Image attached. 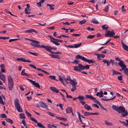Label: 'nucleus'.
Returning <instances> with one entry per match:
<instances>
[{
    "instance_id": "ddd939ff",
    "label": "nucleus",
    "mask_w": 128,
    "mask_h": 128,
    "mask_svg": "<svg viewBox=\"0 0 128 128\" xmlns=\"http://www.w3.org/2000/svg\"><path fill=\"white\" fill-rule=\"evenodd\" d=\"M21 124H22L24 125V126H25V128H28V126L26 124V121L25 120H23L22 121H21V122H20ZM21 128H24L22 126H21Z\"/></svg>"
},
{
    "instance_id": "f3484780",
    "label": "nucleus",
    "mask_w": 128,
    "mask_h": 128,
    "mask_svg": "<svg viewBox=\"0 0 128 128\" xmlns=\"http://www.w3.org/2000/svg\"><path fill=\"white\" fill-rule=\"evenodd\" d=\"M35 44L34 43H31V45L33 47L35 48H42L40 44Z\"/></svg>"
},
{
    "instance_id": "864d4df0",
    "label": "nucleus",
    "mask_w": 128,
    "mask_h": 128,
    "mask_svg": "<svg viewBox=\"0 0 128 128\" xmlns=\"http://www.w3.org/2000/svg\"><path fill=\"white\" fill-rule=\"evenodd\" d=\"M47 113L51 116H54L55 114L50 112L48 111L47 112Z\"/></svg>"
},
{
    "instance_id": "9d476101",
    "label": "nucleus",
    "mask_w": 128,
    "mask_h": 128,
    "mask_svg": "<svg viewBox=\"0 0 128 128\" xmlns=\"http://www.w3.org/2000/svg\"><path fill=\"white\" fill-rule=\"evenodd\" d=\"M42 48L45 49L46 50L49 51L50 53V52H52L51 51V47L49 46H44L42 45L41 46Z\"/></svg>"
},
{
    "instance_id": "2f4dec72",
    "label": "nucleus",
    "mask_w": 128,
    "mask_h": 128,
    "mask_svg": "<svg viewBox=\"0 0 128 128\" xmlns=\"http://www.w3.org/2000/svg\"><path fill=\"white\" fill-rule=\"evenodd\" d=\"M108 26L107 25L105 24L102 26V28L103 30H106L108 28Z\"/></svg>"
},
{
    "instance_id": "dca6fc26",
    "label": "nucleus",
    "mask_w": 128,
    "mask_h": 128,
    "mask_svg": "<svg viewBox=\"0 0 128 128\" xmlns=\"http://www.w3.org/2000/svg\"><path fill=\"white\" fill-rule=\"evenodd\" d=\"M32 32H34L36 33H38V32L34 29H32L29 30H27L25 31V32H29L31 33Z\"/></svg>"
},
{
    "instance_id": "6e6552de",
    "label": "nucleus",
    "mask_w": 128,
    "mask_h": 128,
    "mask_svg": "<svg viewBox=\"0 0 128 128\" xmlns=\"http://www.w3.org/2000/svg\"><path fill=\"white\" fill-rule=\"evenodd\" d=\"M118 64L122 68L121 69L119 70V71L122 72L123 70L124 71L125 68L126 67V66L122 62H118Z\"/></svg>"
},
{
    "instance_id": "a878e982",
    "label": "nucleus",
    "mask_w": 128,
    "mask_h": 128,
    "mask_svg": "<svg viewBox=\"0 0 128 128\" xmlns=\"http://www.w3.org/2000/svg\"><path fill=\"white\" fill-rule=\"evenodd\" d=\"M102 62L104 63V64L106 63L107 65L108 66H109L110 64V62L109 61L107 60H106L104 59L102 60Z\"/></svg>"
},
{
    "instance_id": "f704fd0d",
    "label": "nucleus",
    "mask_w": 128,
    "mask_h": 128,
    "mask_svg": "<svg viewBox=\"0 0 128 128\" xmlns=\"http://www.w3.org/2000/svg\"><path fill=\"white\" fill-rule=\"evenodd\" d=\"M8 82H13V79L12 77L10 75H9L8 76Z\"/></svg>"
},
{
    "instance_id": "39448f33",
    "label": "nucleus",
    "mask_w": 128,
    "mask_h": 128,
    "mask_svg": "<svg viewBox=\"0 0 128 128\" xmlns=\"http://www.w3.org/2000/svg\"><path fill=\"white\" fill-rule=\"evenodd\" d=\"M115 34V33L113 31H111L109 30H106V33L104 34V35L106 37H108V36L110 37H112Z\"/></svg>"
},
{
    "instance_id": "338daca9",
    "label": "nucleus",
    "mask_w": 128,
    "mask_h": 128,
    "mask_svg": "<svg viewBox=\"0 0 128 128\" xmlns=\"http://www.w3.org/2000/svg\"><path fill=\"white\" fill-rule=\"evenodd\" d=\"M62 23L64 24H65L67 25H70V24L68 23V22H62Z\"/></svg>"
},
{
    "instance_id": "4be33fe9",
    "label": "nucleus",
    "mask_w": 128,
    "mask_h": 128,
    "mask_svg": "<svg viewBox=\"0 0 128 128\" xmlns=\"http://www.w3.org/2000/svg\"><path fill=\"white\" fill-rule=\"evenodd\" d=\"M84 107L85 108L88 110H92V109L91 108V107L87 104H86L84 105Z\"/></svg>"
},
{
    "instance_id": "37998d69",
    "label": "nucleus",
    "mask_w": 128,
    "mask_h": 128,
    "mask_svg": "<svg viewBox=\"0 0 128 128\" xmlns=\"http://www.w3.org/2000/svg\"><path fill=\"white\" fill-rule=\"evenodd\" d=\"M6 116L4 114H1L0 115V117L2 118H6Z\"/></svg>"
},
{
    "instance_id": "8fccbe9b",
    "label": "nucleus",
    "mask_w": 128,
    "mask_h": 128,
    "mask_svg": "<svg viewBox=\"0 0 128 128\" xmlns=\"http://www.w3.org/2000/svg\"><path fill=\"white\" fill-rule=\"evenodd\" d=\"M115 59L116 60L118 61H119L120 62H122V63H124L123 61L120 60L118 57H116L115 58Z\"/></svg>"
},
{
    "instance_id": "ea45409f",
    "label": "nucleus",
    "mask_w": 128,
    "mask_h": 128,
    "mask_svg": "<svg viewBox=\"0 0 128 128\" xmlns=\"http://www.w3.org/2000/svg\"><path fill=\"white\" fill-rule=\"evenodd\" d=\"M82 44L81 43H80V44H75L74 46V48H76L80 46Z\"/></svg>"
},
{
    "instance_id": "49530a36",
    "label": "nucleus",
    "mask_w": 128,
    "mask_h": 128,
    "mask_svg": "<svg viewBox=\"0 0 128 128\" xmlns=\"http://www.w3.org/2000/svg\"><path fill=\"white\" fill-rule=\"evenodd\" d=\"M97 55L99 56L100 57L104 58L105 56V55L102 54H97Z\"/></svg>"
},
{
    "instance_id": "20e7f679",
    "label": "nucleus",
    "mask_w": 128,
    "mask_h": 128,
    "mask_svg": "<svg viewBox=\"0 0 128 128\" xmlns=\"http://www.w3.org/2000/svg\"><path fill=\"white\" fill-rule=\"evenodd\" d=\"M73 67L74 70L79 72L84 70V66L81 64H78V66H74Z\"/></svg>"
},
{
    "instance_id": "680f3d73",
    "label": "nucleus",
    "mask_w": 128,
    "mask_h": 128,
    "mask_svg": "<svg viewBox=\"0 0 128 128\" xmlns=\"http://www.w3.org/2000/svg\"><path fill=\"white\" fill-rule=\"evenodd\" d=\"M60 95L62 96V99H63V100L66 102V101L65 100V98H64V95L62 94L61 92H60Z\"/></svg>"
},
{
    "instance_id": "e2e57ef3",
    "label": "nucleus",
    "mask_w": 128,
    "mask_h": 128,
    "mask_svg": "<svg viewBox=\"0 0 128 128\" xmlns=\"http://www.w3.org/2000/svg\"><path fill=\"white\" fill-rule=\"evenodd\" d=\"M103 92L101 90L100 92V95H99V97L100 98H101V97H102L103 96Z\"/></svg>"
},
{
    "instance_id": "e433bc0d",
    "label": "nucleus",
    "mask_w": 128,
    "mask_h": 128,
    "mask_svg": "<svg viewBox=\"0 0 128 128\" xmlns=\"http://www.w3.org/2000/svg\"><path fill=\"white\" fill-rule=\"evenodd\" d=\"M92 100L95 103L97 104L98 105L100 104L99 102L96 99V98H94V97L93 99H92Z\"/></svg>"
},
{
    "instance_id": "7ed1b4c3",
    "label": "nucleus",
    "mask_w": 128,
    "mask_h": 128,
    "mask_svg": "<svg viewBox=\"0 0 128 128\" xmlns=\"http://www.w3.org/2000/svg\"><path fill=\"white\" fill-rule=\"evenodd\" d=\"M14 104L15 108L19 112H22L23 110L19 103V100L18 99H15Z\"/></svg>"
},
{
    "instance_id": "052dcab7",
    "label": "nucleus",
    "mask_w": 128,
    "mask_h": 128,
    "mask_svg": "<svg viewBox=\"0 0 128 128\" xmlns=\"http://www.w3.org/2000/svg\"><path fill=\"white\" fill-rule=\"evenodd\" d=\"M79 62V61H78V60L76 59L74 61L72 62V63L73 64H78Z\"/></svg>"
},
{
    "instance_id": "0e129e2a",
    "label": "nucleus",
    "mask_w": 128,
    "mask_h": 128,
    "mask_svg": "<svg viewBox=\"0 0 128 128\" xmlns=\"http://www.w3.org/2000/svg\"><path fill=\"white\" fill-rule=\"evenodd\" d=\"M66 80H69L70 81L72 80V79L70 76H68L66 78Z\"/></svg>"
},
{
    "instance_id": "f8f14e48",
    "label": "nucleus",
    "mask_w": 128,
    "mask_h": 128,
    "mask_svg": "<svg viewBox=\"0 0 128 128\" xmlns=\"http://www.w3.org/2000/svg\"><path fill=\"white\" fill-rule=\"evenodd\" d=\"M48 37H49L51 39H53L55 41H56V42H63V40H60L58 39L55 38H54L52 36H48Z\"/></svg>"
},
{
    "instance_id": "5fc2aeb1",
    "label": "nucleus",
    "mask_w": 128,
    "mask_h": 128,
    "mask_svg": "<svg viewBox=\"0 0 128 128\" xmlns=\"http://www.w3.org/2000/svg\"><path fill=\"white\" fill-rule=\"evenodd\" d=\"M78 99H79V100H84V98L83 96H79L78 97Z\"/></svg>"
},
{
    "instance_id": "2eb2a0df",
    "label": "nucleus",
    "mask_w": 128,
    "mask_h": 128,
    "mask_svg": "<svg viewBox=\"0 0 128 128\" xmlns=\"http://www.w3.org/2000/svg\"><path fill=\"white\" fill-rule=\"evenodd\" d=\"M50 90L53 92L58 93L59 92V90H58L56 88L53 86H51L50 88Z\"/></svg>"
},
{
    "instance_id": "58836bf2",
    "label": "nucleus",
    "mask_w": 128,
    "mask_h": 128,
    "mask_svg": "<svg viewBox=\"0 0 128 128\" xmlns=\"http://www.w3.org/2000/svg\"><path fill=\"white\" fill-rule=\"evenodd\" d=\"M109 8V6L108 5H107L105 8L103 10L106 12H108Z\"/></svg>"
},
{
    "instance_id": "79ce46f5",
    "label": "nucleus",
    "mask_w": 128,
    "mask_h": 128,
    "mask_svg": "<svg viewBox=\"0 0 128 128\" xmlns=\"http://www.w3.org/2000/svg\"><path fill=\"white\" fill-rule=\"evenodd\" d=\"M86 20L84 19L82 21H81L79 22V23L81 25H82V24H84L85 22H86Z\"/></svg>"
},
{
    "instance_id": "4468645a",
    "label": "nucleus",
    "mask_w": 128,
    "mask_h": 128,
    "mask_svg": "<svg viewBox=\"0 0 128 128\" xmlns=\"http://www.w3.org/2000/svg\"><path fill=\"white\" fill-rule=\"evenodd\" d=\"M70 84L72 86L76 85L78 84L76 79H74L70 81Z\"/></svg>"
},
{
    "instance_id": "cd10ccee",
    "label": "nucleus",
    "mask_w": 128,
    "mask_h": 128,
    "mask_svg": "<svg viewBox=\"0 0 128 128\" xmlns=\"http://www.w3.org/2000/svg\"><path fill=\"white\" fill-rule=\"evenodd\" d=\"M50 41L56 46H59L60 45L59 43L54 40L53 39H51Z\"/></svg>"
},
{
    "instance_id": "c85d7f7f",
    "label": "nucleus",
    "mask_w": 128,
    "mask_h": 128,
    "mask_svg": "<svg viewBox=\"0 0 128 128\" xmlns=\"http://www.w3.org/2000/svg\"><path fill=\"white\" fill-rule=\"evenodd\" d=\"M6 120L7 122L10 123L12 124L13 123V121L10 118H6Z\"/></svg>"
},
{
    "instance_id": "6ab92c4d",
    "label": "nucleus",
    "mask_w": 128,
    "mask_h": 128,
    "mask_svg": "<svg viewBox=\"0 0 128 128\" xmlns=\"http://www.w3.org/2000/svg\"><path fill=\"white\" fill-rule=\"evenodd\" d=\"M0 67L1 68V71L2 72H5L6 70H5V66L4 64L0 65Z\"/></svg>"
},
{
    "instance_id": "a19ab883",
    "label": "nucleus",
    "mask_w": 128,
    "mask_h": 128,
    "mask_svg": "<svg viewBox=\"0 0 128 128\" xmlns=\"http://www.w3.org/2000/svg\"><path fill=\"white\" fill-rule=\"evenodd\" d=\"M95 35H89L87 36V38H88L92 39L95 37Z\"/></svg>"
},
{
    "instance_id": "72a5a7b5",
    "label": "nucleus",
    "mask_w": 128,
    "mask_h": 128,
    "mask_svg": "<svg viewBox=\"0 0 128 128\" xmlns=\"http://www.w3.org/2000/svg\"><path fill=\"white\" fill-rule=\"evenodd\" d=\"M123 72L125 74L128 76V68H125L123 71Z\"/></svg>"
},
{
    "instance_id": "1a4fd4ad",
    "label": "nucleus",
    "mask_w": 128,
    "mask_h": 128,
    "mask_svg": "<svg viewBox=\"0 0 128 128\" xmlns=\"http://www.w3.org/2000/svg\"><path fill=\"white\" fill-rule=\"evenodd\" d=\"M26 79L28 80L30 82H32V84H33L36 87L38 88H40V86L39 84L38 83H36L35 81L29 79L27 78Z\"/></svg>"
},
{
    "instance_id": "c756f323",
    "label": "nucleus",
    "mask_w": 128,
    "mask_h": 128,
    "mask_svg": "<svg viewBox=\"0 0 128 128\" xmlns=\"http://www.w3.org/2000/svg\"><path fill=\"white\" fill-rule=\"evenodd\" d=\"M59 80H60L61 82H62L63 83V84L64 85V82H63V81H64L65 82H67L66 79L65 78H64V79L61 78V77L60 76H59Z\"/></svg>"
},
{
    "instance_id": "0eeeda50",
    "label": "nucleus",
    "mask_w": 128,
    "mask_h": 128,
    "mask_svg": "<svg viewBox=\"0 0 128 128\" xmlns=\"http://www.w3.org/2000/svg\"><path fill=\"white\" fill-rule=\"evenodd\" d=\"M36 106L38 107H40L45 109H48V106L42 102H38Z\"/></svg>"
},
{
    "instance_id": "13d9d810",
    "label": "nucleus",
    "mask_w": 128,
    "mask_h": 128,
    "mask_svg": "<svg viewBox=\"0 0 128 128\" xmlns=\"http://www.w3.org/2000/svg\"><path fill=\"white\" fill-rule=\"evenodd\" d=\"M72 36H80L81 34H71Z\"/></svg>"
},
{
    "instance_id": "3c124183",
    "label": "nucleus",
    "mask_w": 128,
    "mask_h": 128,
    "mask_svg": "<svg viewBox=\"0 0 128 128\" xmlns=\"http://www.w3.org/2000/svg\"><path fill=\"white\" fill-rule=\"evenodd\" d=\"M96 79L99 82L102 81V78H100L98 76L97 77Z\"/></svg>"
},
{
    "instance_id": "f257e3e1",
    "label": "nucleus",
    "mask_w": 128,
    "mask_h": 128,
    "mask_svg": "<svg viewBox=\"0 0 128 128\" xmlns=\"http://www.w3.org/2000/svg\"><path fill=\"white\" fill-rule=\"evenodd\" d=\"M112 108L114 110L116 111L118 113H121L123 117H125L128 115V112L125 110V108L123 106H120L118 107L117 106L113 105Z\"/></svg>"
},
{
    "instance_id": "5701e85b",
    "label": "nucleus",
    "mask_w": 128,
    "mask_h": 128,
    "mask_svg": "<svg viewBox=\"0 0 128 128\" xmlns=\"http://www.w3.org/2000/svg\"><path fill=\"white\" fill-rule=\"evenodd\" d=\"M26 40H29L30 41L32 42H33L34 43H35V44H40L39 42L36 41L35 40L30 39L28 38H26Z\"/></svg>"
},
{
    "instance_id": "a211bd4d",
    "label": "nucleus",
    "mask_w": 128,
    "mask_h": 128,
    "mask_svg": "<svg viewBox=\"0 0 128 128\" xmlns=\"http://www.w3.org/2000/svg\"><path fill=\"white\" fill-rule=\"evenodd\" d=\"M49 56H50L52 58H56L60 59V56L58 55L53 54H50Z\"/></svg>"
},
{
    "instance_id": "7c9ffc66",
    "label": "nucleus",
    "mask_w": 128,
    "mask_h": 128,
    "mask_svg": "<svg viewBox=\"0 0 128 128\" xmlns=\"http://www.w3.org/2000/svg\"><path fill=\"white\" fill-rule=\"evenodd\" d=\"M85 97L86 98L90 99H92V100L93 99V98H94V97L93 96H92L88 95H85Z\"/></svg>"
},
{
    "instance_id": "473e14b6",
    "label": "nucleus",
    "mask_w": 128,
    "mask_h": 128,
    "mask_svg": "<svg viewBox=\"0 0 128 128\" xmlns=\"http://www.w3.org/2000/svg\"><path fill=\"white\" fill-rule=\"evenodd\" d=\"M20 118H21L24 119L26 118L25 114L24 113H21L20 114Z\"/></svg>"
},
{
    "instance_id": "a18cd8bd",
    "label": "nucleus",
    "mask_w": 128,
    "mask_h": 128,
    "mask_svg": "<svg viewBox=\"0 0 128 128\" xmlns=\"http://www.w3.org/2000/svg\"><path fill=\"white\" fill-rule=\"evenodd\" d=\"M50 53L54 54H61L62 53L60 52H51Z\"/></svg>"
},
{
    "instance_id": "bf43d9fd",
    "label": "nucleus",
    "mask_w": 128,
    "mask_h": 128,
    "mask_svg": "<svg viewBox=\"0 0 128 128\" xmlns=\"http://www.w3.org/2000/svg\"><path fill=\"white\" fill-rule=\"evenodd\" d=\"M118 79L120 81L122 80V75H120L118 76Z\"/></svg>"
},
{
    "instance_id": "412c9836",
    "label": "nucleus",
    "mask_w": 128,
    "mask_h": 128,
    "mask_svg": "<svg viewBox=\"0 0 128 128\" xmlns=\"http://www.w3.org/2000/svg\"><path fill=\"white\" fill-rule=\"evenodd\" d=\"M66 112L67 113H70L72 112V108L71 107H68L66 110Z\"/></svg>"
},
{
    "instance_id": "393cba45",
    "label": "nucleus",
    "mask_w": 128,
    "mask_h": 128,
    "mask_svg": "<svg viewBox=\"0 0 128 128\" xmlns=\"http://www.w3.org/2000/svg\"><path fill=\"white\" fill-rule=\"evenodd\" d=\"M92 23H94L95 24H99V23L98 22V21L96 20L95 18H93L91 21Z\"/></svg>"
},
{
    "instance_id": "9b49d317",
    "label": "nucleus",
    "mask_w": 128,
    "mask_h": 128,
    "mask_svg": "<svg viewBox=\"0 0 128 128\" xmlns=\"http://www.w3.org/2000/svg\"><path fill=\"white\" fill-rule=\"evenodd\" d=\"M8 87L10 90H12L14 88L13 82H8Z\"/></svg>"
},
{
    "instance_id": "09e8293b",
    "label": "nucleus",
    "mask_w": 128,
    "mask_h": 128,
    "mask_svg": "<svg viewBox=\"0 0 128 128\" xmlns=\"http://www.w3.org/2000/svg\"><path fill=\"white\" fill-rule=\"evenodd\" d=\"M49 77L52 79L56 80V76H55L50 75Z\"/></svg>"
},
{
    "instance_id": "f03ea898",
    "label": "nucleus",
    "mask_w": 128,
    "mask_h": 128,
    "mask_svg": "<svg viewBox=\"0 0 128 128\" xmlns=\"http://www.w3.org/2000/svg\"><path fill=\"white\" fill-rule=\"evenodd\" d=\"M75 58L76 59H81L83 61L88 62L89 64L94 63L95 62V61L92 59L89 60L84 56H82L79 54L76 56Z\"/></svg>"
},
{
    "instance_id": "c9c22d12",
    "label": "nucleus",
    "mask_w": 128,
    "mask_h": 128,
    "mask_svg": "<svg viewBox=\"0 0 128 128\" xmlns=\"http://www.w3.org/2000/svg\"><path fill=\"white\" fill-rule=\"evenodd\" d=\"M72 86V88L71 89V91L74 92L76 89V85H74Z\"/></svg>"
},
{
    "instance_id": "603ef678",
    "label": "nucleus",
    "mask_w": 128,
    "mask_h": 128,
    "mask_svg": "<svg viewBox=\"0 0 128 128\" xmlns=\"http://www.w3.org/2000/svg\"><path fill=\"white\" fill-rule=\"evenodd\" d=\"M118 73V72L116 71V70H112V75L113 76H114V74H115L116 75H117Z\"/></svg>"
},
{
    "instance_id": "c03bdc74",
    "label": "nucleus",
    "mask_w": 128,
    "mask_h": 128,
    "mask_svg": "<svg viewBox=\"0 0 128 128\" xmlns=\"http://www.w3.org/2000/svg\"><path fill=\"white\" fill-rule=\"evenodd\" d=\"M25 112L26 113V115L28 116V117H30V118L31 117L32 115L30 113H29L26 110H25Z\"/></svg>"
},
{
    "instance_id": "423d86ee",
    "label": "nucleus",
    "mask_w": 128,
    "mask_h": 128,
    "mask_svg": "<svg viewBox=\"0 0 128 128\" xmlns=\"http://www.w3.org/2000/svg\"><path fill=\"white\" fill-rule=\"evenodd\" d=\"M30 119L35 123H37V125L38 126L41 128H45V127L43 125L41 124L39 122H38L37 120L34 118L32 117L30 118Z\"/></svg>"
},
{
    "instance_id": "774afa93",
    "label": "nucleus",
    "mask_w": 128,
    "mask_h": 128,
    "mask_svg": "<svg viewBox=\"0 0 128 128\" xmlns=\"http://www.w3.org/2000/svg\"><path fill=\"white\" fill-rule=\"evenodd\" d=\"M74 2L70 1H68V5H72L74 4Z\"/></svg>"
},
{
    "instance_id": "b1692460",
    "label": "nucleus",
    "mask_w": 128,
    "mask_h": 128,
    "mask_svg": "<svg viewBox=\"0 0 128 128\" xmlns=\"http://www.w3.org/2000/svg\"><path fill=\"white\" fill-rule=\"evenodd\" d=\"M47 6H49V8L50 10H53L54 9V8L53 7L54 6V5L53 4H48L47 5Z\"/></svg>"
},
{
    "instance_id": "bb28decb",
    "label": "nucleus",
    "mask_w": 128,
    "mask_h": 128,
    "mask_svg": "<svg viewBox=\"0 0 128 128\" xmlns=\"http://www.w3.org/2000/svg\"><path fill=\"white\" fill-rule=\"evenodd\" d=\"M84 116H89L92 115V112H84Z\"/></svg>"
},
{
    "instance_id": "4d7b16f0",
    "label": "nucleus",
    "mask_w": 128,
    "mask_h": 128,
    "mask_svg": "<svg viewBox=\"0 0 128 128\" xmlns=\"http://www.w3.org/2000/svg\"><path fill=\"white\" fill-rule=\"evenodd\" d=\"M125 50L128 52V46L126 45L123 48Z\"/></svg>"
},
{
    "instance_id": "69168bd1",
    "label": "nucleus",
    "mask_w": 128,
    "mask_h": 128,
    "mask_svg": "<svg viewBox=\"0 0 128 128\" xmlns=\"http://www.w3.org/2000/svg\"><path fill=\"white\" fill-rule=\"evenodd\" d=\"M29 66H30L32 68H34V69H36V66H34L33 64H30L29 65Z\"/></svg>"
},
{
    "instance_id": "de8ad7c7",
    "label": "nucleus",
    "mask_w": 128,
    "mask_h": 128,
    "mask_svg": "<svg viewBox=\"0 0 128 128\" xmlns=\"http://www.w3.org/2000/svg\"><path fill=\"white\" fill-rule=\"evenodd\" d=\"M90 66H91V65H86L85 66H84V70L85 69L88 70L90 68Z\"/></svg>"
},
{
    "instance_id": "4c0bfd02",
    "label": "nucleus",
    "mask_w": 128,
    "mask_h": 128,
    "mask_svg": "<svg viewBox=\"0 0 128 128\" xmlns=\"http://www.w3.org/2000/svg\"><path fill=\"white\" fill-rule=\"evenodd\" d=\"M105 124L106 125L108 126H113V124L111 123L108 122L107 121L105 122Z\"/></svg>"
},
{
    "instance_id": "6e6d98bb",
    "label": "nucleus",
    "mask_w": 128,
    "mask_h": 128,
    "mask_svg": "<svg viewBox=\"0 0 128 128\" xmlns=\"http://www.w3.org/2000/svg\"><path fill=\"white\" fill-rule=\"evenodd\" d=\"M99 105L100 106V107L102 109L104 110H105L106 111V112H107L104 106H103L102 104H100Z\"/></svg>"
},
{
    "instance_id": "aec40b11",
    "label": "nucleus",
    "mask_w": 128,
    "mask_h": 128,
    "mask_svg": "<svg viewBox=\"0 0 128 128\" xmlns=\"http://www.w3.org/2000/svg\"><path fill=\"white\" fill-rule=\"evenodd\" d=\"M0 79L2 80L4 82H5V80L6 79V78L4 74H2L0 76Z\"/></svg>"
}]
</instances>
